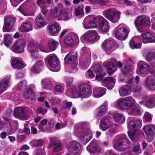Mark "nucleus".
Returning <instances> with one entry per match:
<instances>
[{"mask_svg": "<svg viewBox=\"0 0 155 155\" xmlns=\"http://www.w3.org/2000/svg\"><path fill=\"white\" fill-rule=\"evenodd\" d=\"M141 126L142 123L139 120H133L130 121L128 125L129 130L128 131V134L132 140H135L137 134L139 133V128Z\"/></svg>", "mask_w": 155, "mask_h": 155, "instance_id": "obj_1", "label": "nucleus"}, {"mask_svg": "<svg viewBox=\"0 0 155 155\" xmlns=\"http://www.w3.org/2000/svg\"><path fill=\"white\" fill-rule=\"evenodd\" d=\"M124 80L127 82V86L132 91L136 92L140 90V86L137 85L139 82L140 77L137 76L134 79L133 78L130 74L125 76Z\"/></svg>", "mask_w": 155, "mask_h": 155, "instance_id": "obj_2", "label": "nucleus"}, {"mask_svg": "<svg viewBox=\"0 0 155 155\" xmlns=\"http://www.w3.org/2000/svg\"><path fill=\"white\" fill-rule=\"evenodd\" d=\"M121 12L113 8H109L103 12V15L111 22L115 23L119 20Z\"/></svg>", "mask_w": 155, "mask_h": 155, "instance_id": "obj_3", "label": "nucleus"}, {"mask_svg": "<svg viewBox=\"0 0 155 155\" xmlns=\"http://www.w3.org/2000/svg\"><path fill=\"white\" fill-rule=\"evenodd\" d=\"M97 23L98 29L102 33H107L110 29V25L108 21L101 16H97Z\"/></svg>", "mask_w": 155, "mask_h": 155, "instance_id": "obj_4", "label": "nucleus"}, {"mask_svg": "<svg viewBox=\"0 0 155 155\" xmlns=\"http://www.w3.org/2000/svg\"><path fill=\"white\" fill-rule=\"evenodd\" d=\"M130 143V142L126 139L125 135L123 134L119 136L115 144L117 147V150L119 151H122L127 149Z\"/></svg>", "mask_w": 155, "mask_h": 155, "instance_id": "obj_5", "label": "nucleus"}, {"mask_svg": "<svg viewBox=\"0 0 155 155\" xmlns=\"http://www.w3.org/2000/svg\"><path fill=\"white\" fill-rule=\"evenodd\" d=\"M89 127L87 124H85L82 126V128H80L79 132L81 134L79 136V139L82 143L85 144L88 142L91 138V135L87 132Z\"/></svg>", "mask_w": 155, "mask_h": 155, "instance_id": "obj_6", "label": "nucleus"}, {"mask_svg": "<svg viewBox=\"0 0 155 155\" xmlns=\"http://www.w3.org/2000/svg\"><path fill=\"white\" fill-rule=\"evenodd\" d=\"M96 21H97V17H95L94 15L87 17L84 21V28L86 29L97 28Z\"/></svg>", "mask_w": 155, "mask_h": 155, "instance_id": "obj_7", "label": "nucleus"}, {"mask_svg": "<svg viewBox=\"0 0 155 155\" xmlns=\"http://www.w3.org/2000/svg\"><path fill=\"white\" fill-rule=\"evenodd\" d=\"M150 21V18L148 16L143 15L137 17L135 20V23L137 26L142 28L149 25Z\"/></svg>", "mask_w": 155, "mask_h": 155, "instance_id": "obj_8", "label": "nucleus"}, {"mask_svg": "<svg viewBox=\"0 0 155 155\" xmlns=\"http://www.w3.org/2000/svg\"><path fill=\"white\" fill-rule=\"evenodd\" d=\"M129 31L125 27H117L114 30V35L119 40H124L127 37Z\"/></svg>", "mask_w": 155, "mask_h": 155, "instance_id": "obj_9", "label": "nucleus"}, {"mask_svg": "<svg viewBox=\"0 0 155 155\" xmlns=\"http://www.w3.org/2000/svg\"><path fill=\"white\" fill-rule=\"evenodd\" d=\"M15 21V19L13 18L8 16L5 17L3 31L4 32L9 31L13 28Z\"/></svg>", "mask_w": 155, "mask_h": 155, "instance_id": "obj_10", "label": "nucleus"}, {"mask_svg": "<svg viewBox=\"0 0 155 155\" xmlns=\"http://www.w3.org/2000/svg\"><path fill=\"white\" fill-rule=\"evenodd\" d=\"M28 49L33 59L37 60L41 58V56L38 53L39 51L38 48L33 42H31L28 45Z\"/></svg>", "mask_w": 155, "mask_h": 155, "instance_id": "obj_11", "label": "nucleus"}, {"mask_svg": "<svg viewBox=\"0 0 155 155\" xmlns=\"http://www.w3.org/2000/svg\"><path fill=\"white\" fill-rule=\"evenodd\" d=\"M25 45V43L23 40H18L14 43L10 49L15 53H21L23 51Z\"/></svg>", "mask_w": 155, "mask_h": 155, "instance_id": "obj_12", "label": "nucleus"}, {"mask_svg": "<svg viewBox=\"0 0 155 155\" xmlns=\"http://www.w3.org/2000/svg\"><path fill=\"white\" fill-rule=\"evenodd\" d=\"M143 130L148 140L152 141L153 139V134L155 132V125L153 124L146 125L143 127Z\"/></svg>", "mask_w": 155, "mask_h": 155, "instance_id": "obj_13", "label": "nucleus"}, {"mask_svg": "<svg viewBox=\"0 0 155 155\" xmlns=\"http://www.w3.org/2000/svg\"><path fill=\"white\" fill-rule=\"evenodd\" d=\"M84 39L89 41H94L99 39L97 32L94 31H89L85 33L83 36Z\"/></svg>", "mask_w": 155, "mask_h": 155, "instance_id": "obj_14", "label": "nucleus"}, {"mask_svg": "<svg viewBox=\"0 0 155 155\" xmlns=\"http://www.w3.org/2000/svg\"><path fill=\"white\" fill-rule=\"evenodd\" d=\"M79 91L78 93H76L75 94L80 95L82 97L87 96L90 93L89 86L87 84H82L79 87Z\"/></svg>", "mask_w": 155, "mask_h": 155, "instance_id": "obj_15", "label": "nucleus"}, {"mask_svg": "<svg viewBox=\"0 0 155 155\" xmlns=\"http://www.w3.org/2000/svg\"><path fill=\"white\" fill-rule=\"evenodd\" d=\"M115 43L113 41L109 39H106L102 43V49L106 52L112 51L115 49Z\"/></svg>", "mask_w": 155, "mask_h": 155, "instance_id": "obj_16", "label": "nucleus"}, {"mask_svg": "<svg viewBox=\"0 0 155 155\" xmlns=\"http://www.w3.org/2000/svg\"><path fill=\"white\" fill-rule=\"evenodd\" d=\"M28 110V109L25 107H16L14 109V115L17 117L24 118L27 117Z\"/></svg>", "mask_w": 155, "mask_h": 155, "instance_id": "obj_17", "label": "nucleus"}, {"mask_svg": "<svg viewBox=\"0 0 155 155\" xmlns=\"http://www.w3.org/2000/svg\"><path fill=\"white\" fill-rule=\"evenodd\" d=\"M111 117L107 116L103 117L101 120L100 124V129L103 131H105L109 128L112 124L110 122Z\"/></svg>", "mask_w": 155, "mask_h": 155, "instance_id": "obj_18", "label": "nucleus"}, {"mask_svg": "<svg viewBox=\"0 0 155 155\" xmlns=\"http://www.w3.org/2000/svg\"><path fill=\"white\" fill-rule=\"evenodd\" d=\"M144 85L150 90H155V77L154 76L148 77L145 80Z\"/></svg>", "mask_w": 155, "mask_h": 155, "instance_id": "obj_19", "label": "nucleus"}, {"mask_svg": "<svg viewBox=\"0 0 155 155\" xmlns=\"http://www.w3.org/2000/svg\"><path fill=\"white\" fill-rule=\"evenodd\" d=\"M138 31L139 32L141 33L142 41L144 43H151L155 41V37L151 34L148 32L144 33L143 31L140 30H138Z\"/></svg>", "mask_w": 155, "mask_h": 155, "instance_id": "obj_20", "label": "nucleus"}, {"mask_svg": "<svg viewBox=\"0 0 155 155\" xmlns=\"http://www.w3.org/2000/svg\"><path fill=\"white\" fill-rule=\"evenodd\" d=\"M126 109H129L130 111H133L136 109V105L135 100L131 97H125Z\"/></svg>", "mask_w": 155, "mask_h": 155, "instance_id": "obj_21", "label": "nucleus"}, {"mask_svg": "<svg viewBox=\"0 0 155 155\" xmlns=\"http://www.w3.org/2000/svg\"><path fill=\"white\" fill-rule=\"evenodd\" d=\"M87 149L88 152L92 153H99L101 150V148L94 141H92L89 144L87 147Z\"/></svg>", "mask_w": 155, "mask_h": 155, "instance_id": "obj_22", "label": "nucleus"}, {"mask_svg": "<svg viewBox=\"0 0 155 155\" xmlns=\"http://www.w3.org/2000/svg\"><path fill=\"white\" fill-rule=\"evenodd\" d=\"M115 82V79L113 77H107L103 81L104 85L109 89H111L114 86Z\"/></svg>", "mask_w": 155, "mask_h": 155, "instance_id": "obj_23", "label": "nucleus"}, {"mask_svg": "<svg viewBox=\"0 0 155 155\" xmlns=\"http://www.w3.org/2000/svg\"><path fill=\"white\" fill-rule=\"evenodd\" d=\"M81 148L80 143L77 142H73L71 143L69 150L74 154H79Z\"/></svg>", "mask_w": 155, "mask_h": 155, "instance_id": "obj_24", "label": "nucleus"}, {"mask_svg": "<svg viewBox=\"0 0 155 155\" xmlns=\"http://www.w3.org/2000/svg\"><path fill=\"white\" fill-rule=\"evenodd\" d=\"M11 66L14 69H21L25 67V65L21 61L18 59H12Z\"/></svg>", "mask_w": 155, "mask_h": 155, "instance_id": "obj_25", "label": "nucleus"}, {"mask_svg": "<svg viewBox=\"0 0 155 155\" xmlns=\"http://www.w3.org/2000/svg\"><path fill=\"white\" fill-rule=\"evenodd\" d=\"M48 63L49 65L52 67H57L58 64L57 56L54 54L50 55L48 56Z\"/></svg>", "mask_w": 155, "mask_h": 155, "instance_id": "obj_26", "label": "nucleus"}, {"mask_svg": "<svg viewBox=\"0 0 155 155\" xmlns=\"http://www.w3.org/2000/svg\"><path fill=\"white\" fill-rule=\"evenodd\" d=\"M9 80V77H6L0 82V94L6 90V88L8 86Z\"/></svg>", "mask_w": 155, "mask_h": 155, "instance_id": "obj_27", "label": "nucleus"}, {"mask_svg": "<svg viewBox=\"0 0 155 155\" xmlns=\"http://www.w3.org/2000/svg\"><path fill=\"white\" fill-rule=\"evenodd\" d=\"M150 68L148 64L143 62L139 65V71L141 74H146L149 72Z\"/></svg>", "mask_w": 155, "mask_h": 155, "instance_id": "obj_28", "label": "nucleus"}, {"mask_svg": "<svg viewBox=\"0 0 155 155\" xmlns=\"http://www.w3.org/2000/svg\"><path fill=\"white\" fill-rule=\"evenodd\" d=\"M146 58L150 64L153 66H155V52L153 51H148Z\"/></svg>", "mask_w": 155, "mask_h": 155, "instance_id": "obj_29", "label": "nucleus"}, {"mask_svg": "<svg viewBox=\"0 0 155 155\" xmlns=\"http://www.w3.org/2000/svg\"><path fill=\"white\" fill-rule=\"evenodd\" d=\"M105 89L100 87H95L93 89L94 96L97 98L101 97L105 94Z\"/></svg>", "mask_w": 155, "mask_h": 155, "instance_id": "obj_30", "label": "nucleus"}, {"mask_svg": "<svg viewBox=\"0 0 155 155\" xmlns=\"http://www.w3.org/2000/svg\"><path fill=\"white\" fill-rule=\"evenodd\" d=\"M24 97L27 100H33L35 98L34 91L31 88L26 90L23 94Z\"/></svg>", "mask_w": 155, "mask_h": 155, "instance_id": "obj_31", "label": "nucleus"}, {"mask_svg": "<svg viewBox=\"0 0 155 155\" xmlns=\"http://www.w3.org/2000/svg\"><path fill=\"white\" fill-rule=\"evenodd\" d=\"M103 65L107 68V73L111 74L115 70V65L112 62H104Z\"/></svg>", "mask_w": 155, "mask_h": 155, "instance_id": "obj_32", "label": "nucleus"}, {"mask_svg": "<svg viewBox=\"0 0 155 155\" xmlns=\"http://www.w3.org/2000/svg\"><path fill=\"white\" fill-rule=\"evenodd\" d=\"M43 62L42 61L37 62L31 68V71L35 73H37L43 68Z\"/></svg>", "mask_w": 155, "mask_h": 155, "instance_id": "obj_33", "label": "nucleus"}, {"mask_svg": "<svg viewBox=\"0 0 155 155\" xmlns=\"http://www.w3.org/2000/svg\"><path fill=\"white\" fill-rule=\"evenodd\" d=\"M77 57V54L75 52L71 51L65 56L64 61L66 64L68 63V61H71L74 60Z\"/></svg>", "mask_w": 155, "mask_h": 155, "instance_id": "obj_34", "label": "nucleus"}, {"mask_svg": "<svg viewBox=\"0 0 155 155\" xmlns=\"http://www.w3.org/2000/svg\"><path fill=\"white\" fill-rule=\"evenodd\" d=\"M60 15L62 16L65 20H68L71 18L72 16L71 10L70 8L64 9Z\"/></svg>", "mask_w": 155, "mask_h": 155, "instance_id": "obj_35", "label": "nucleus"}, {"mask_svg": "<svg viewBox=\"0 0 155 155\" xmlns=\"http://www.w3.org/2000/svg\"><path fill=\"white\" fill-rule=\"evenodd\" d=\"M43 88L47 89H50L53 87L52 82L48 79L45 78L42 81Z\"/></svg>", "mask_w": 155, "mask_h": 155, "instance_id": "obj_36", "label": "nucleus"}, {"mask_svg": "<svg viewBox=\"0 0 155 155\" xmlns=\"http://www.w3.org/2000/svg\"><path fill=\"white\" fill-rule=\"evenodd\" d=\"M32 26L30 23L26 22L23 23L20 27L21 32L28 31L32 28Z\"/></svg>", "mask_w": 155, "mask_h": 155, "instance_id": "obj_37", "label": "nucleus"}, {"mask_svg": "<svg viewBox=\"0 0 155 155\" xmlns=\"http://www.w3.org/2000/svg\"><path fill=\"white\" fill-rule=\"evenodd\" d=\"M35 24L38 27H41L45 25V21L41 15H39L35 19Z\"/></svg>", "mask_w": 155, "mask_h": 155, "instance_id": "obj_38", "label": "nucleus"}, {"mask_svg": "<svg viewBox=\"0 0 155 155\" xmlns=\"http://www.w3.org/2000/svg\"><path fill=\"white\" fill-rule=\"evenodd\" d=\"M59 29L58 25L57 23L52 25L49 27V32L51 35L57 33Z\"/></svg>", "mask_w": 155, "mask_h": 155, "instance_id": "obj_39", "label": "nucleus"}, {"mask_svg": "<svg viewBox=\"0 0 155 155\" xmlns=\"http://www.w3.org/2000/svg\"><path fill=\"white\" fill-rule=\"evenodd\" d=\"M115 121L119 123H123L125 121V117L123 115L118 113H115L114 116Z\"/></svg>", "mask_w": 155, "mask_h": 155, "instance_id": "obj_40", "label": "nucleus"}, {"mask_svg": "<svg viewBox=\"0 0 155 155\" xmlns=\"http://www.w3.org/2000/svg\"><path fill=\"white\" fill-rule=\"evenodd\" d=\"M105 104H104L98 108L96 111V115L98 117H100L104 115L106 112Z\"/></svg>", "mask_w": 155, "mask_h": 155, "instance_id": "obj_41", "label": "nucleus"}, {"mask_svg": "<svg viewBox=\"0 0 155 155\" xmlns=\"http://www.w3.org/2000/svg\"><path fill=\"white\" fill-rule=\"evenodd\" d=\"M48 43L49 49L51 51L54 50L58 44V42L55 41L52 38L48 39Z\"/></svg>", "mask_w": 155, "mask_h": 155, "instance_id": "obj_42", "label": "nucleus"}, {"mask_svg": "<svg viewBox=\"0 0 155 155\" xmlns=\"http://www.w3.org/2000/svg\"><path fill=\"white\" fill-rule=\"evenodd\" d=\"M13 39L10 35L6 34L4 35V42L6 47H9Z\"/></svg>", "mask_w": 155, "mask_h": 155, "instance_id": "obj_43", "label": "nucleus"}, {"mask_svg": "<svg viewBox=\"0 0 155 155\" xmlns=\"http://www.w3.org/2000/svg\"><path fill=\"white\" fill-rule=\"evenodd\" d=\"M117 104L119 108L126 109L127 106H126L125 103V98L119 99L117 101Z\"/></svg>", "mask_w": 155, "mask_h": 155, "instance_id": "obj_44", "label": "nucleus"}, {"mask_svg": "<svg viewBox=\"0 0 155 155\" xmlns=\"http://www.w3.org/2000/svg\"><path fill=\"white\" fill-rule=\"evenodd\" d=\"M145 105L149 108L153 107L155 105V97L150 98L148 101H146Z\"/></svg>", "mask_w": 155, "mask_h": 155, "instance_id": "obj_45", "label": "nucleus"}, {"mask_svg": "<svg viewBox=\"0 0 155 155\" xmlns=\"http://www.w3.org/2000/svg\"><path fill=\"white\" fill-rule=\"evenodd\" d=\"M64 43L69 45H72L74 43L73 39L69 35L65 36L64 39Z\"/></svg>", "mask_w": 155, "mask_h": 155, "instance_id": "obj_46", "label": "nucleus"}, {"mask_svg": "<svg viewBox=\"0 0 155 155\" xmlns=\"http://www.w3.org/2000/svg\"><path fill=\"white\" fill-rule=\"evenodd\" d=\"M54 8V10H56L54 14V15H55L56 14H57L58 12H59V14L60 15L64 9L63 5L61 3H58Z\"/></svg>", "mask_w": 155, "mask_h": 155, "instance_id": "obj_47", "label": "nucleus"}, {"mask_svg": "<svg viewBox=\"0 0 155 155\" xmlns=\"http://www.w3.org/2000/svg\"><path fill=\"white\" fill-rule=\"evenodd\" d=\"M27 83L26 81L22 80L18 84L17 87L18 90H24L26 88Z\"/></svg>", "mask_w": 155, "mask_h": 155, "instance_id": "obj_48", "label": "nucleus"}, {"mask_svg": "<svg viewBox=\"0 0 155 155\" xmlns=\"http://www.w3.org/2000/svg\"><path fill=\"white\" fill-rule=\"evenodd\" d=\"M83 6L81 5L80 7L76 8L75 9V15L76 16H82L84 15Z\"/></svg>", "mask_w": 155, "mask_h": 155, "instance_id": "obj_49", "label": "nucleus"}, {"mask_svg": "<svg viewBox=\"0 0 155 155\" xmlns=\"http://www.w3.org/2000/svg\"><path fill=\"white\" fill-rule=\"evenodd\" d=\"M119 93L121 96H125L129 94L128 90L124 87H121L119 90Z\"/></svg>", "mask_w": 155, "mask_h": 155, "instance_id": "obj_50", "label": "nucleus"}, {"mask_svg": "<svg viewBox=\"0 0 155 155\" xmlns=\"http://www.w3.org/2000/svg\"><path fill=\"white\" fill-rule=\"evenodd\" d=\"M94 71L96 74H98L99 73H101L102 71V68L100 64H97L94 66Z\"/></svg>", "mask_w": 155, "mask_h": 155, "instance_id": "obj_51", "label": "nucleus"}, {"mask_svg": "<svg viewBox=\"0 0 155 155\" xmlns=\"http://www.w3.org/2000/svg\"><path fill=\"white\" fill-rule=\"evenodd\" d=\"M129 45L130 48L132 49L140 48L141 47V44L138 43L136 44L133 41H131L130 42Z\"/></svg>", "mask_w": 155, "mask_h": 155, "instance_id": "obj_52", "label": "nucleus"}, {"mask_svg": "<svg viewBox=\"0 0 155 155\" xmlns=\"http://www.w3.org/2000/svg\"><path fill=\"white\" fill-rule=\"evenodd\" d=\"M49 100L52 105H53L54 104H58L61 101V100L56 97H52Z\"/></svg>", "mask_w": 155, "mask_h": 155, "instance_id": "obj_53", "label": "nucleus"}, {"mask_svg": "<svg viewBox=\"0 0 155 155\" xmlns=\"http://www.w3.org/2000/svg\"><path fill=\"white\" fill-rule=\"evenodd\" d=\"M32 143V144L35 146H41L44 143V141L41 139H39L33 141Z\"/></svg>", "mask_w": 155, "mask_h": 155, "instance_id": "obj_54", "label": "nucleus"}, {"mask_svg": "<svg viewBox=\"0 0 155 155\" xmlns=\"http://www.w3.org/2000/svg\"><path fill=\"white\" fill-rule=\"evenodd\" d=\"M106 74L105 72L99 73L98 74H97L96 77V79L97 81H101L104 77Z\"/></svg>", "mask_w": 155, "mask_h": 155, "instance_id": "obj_55", "label": "nucleus"}, {"mask_svg": "<svg viewBox=\"0 0 155 155\" xmlns=\"http://www.w3.org/2000/svg\"><path fill=\"white\" fill-rule=\"evenodd\" d=\"M131 70V66L128 64H124V67L121 69V71L124 73H126L130 71Z\"/></svg>", "mask_w": 155, "mask_h": 155, "instance_id": "obj_56", "label": "nucleus"}, {"mask_svg": "<svg viewBox=\"0 0 155 155\" xmlns=\"http://www.w3.org/2000/svg\"><path fill=\"white\" fill-rule=\"evenodd\" d=\"M11 112V109H8L7 111L4 113L3 115V117L6 120H8L10 116V114Z\"/></svg>", "mask_w": 155, "mask_h": 155, "instance_id": "obj_57", "label": "nucleus"}, {"mask_svg": "<svg viewBox=\"0 0 155 155\" xmlns=\"http://www.w3.org/2000/svg\"><path fill=\"white\" fill-rule=\"evenodd\" d=\"M144 119L148 122H150L152 120V117L150 114L148 112H146L144 115Z\"/></svg>", "mask_w": 155, "mask_h": 155, "instance_id": "obj_58", "label": "nucleus"}, {"mask_svg": "<svg viewBox=\"0 0 155 155\" xmlns=\"http://www.w3.org/2000/svg\"><path fill=\"white\" fill-rule=\"evenodd\" d=\"M54 146H55L54 148L53 151L54 152H58L61 150V146L59 143H58L57 144H55V145H54Z\"/></svg>", "mask_w": 155, "mask_h": 155, "instance_id": "obj_59", "label": "nucleus"}, {"mask_svg": "<svg viewBox=\"0 0 155 155\" xmlns=\"http://www.w3.org/2000/svg\"><path fill=\"white\" fill-rule=\"evenodd\" d=\"M115 131L113 127H111L106 132V134L107 135H111L115 134Z\"/></svg>", "mask_w": 155, "mask_h": 155, "instance_id": "obj_60", "label": "nucleus"}, {"mask_svg": "<svg viewBox=\"0 0 155 155\" xmlns=\"http://www.w3.org/2000/svg\"><path fill=\"white\" fill-rule=\"evenodd\" d=\"M47 112V110L43 109L42 107L38 108L36 110L37 114H45Z\"/></svg>", "mask_w": 155, "mask_h": 155, "instance_id": "obj_61", "label": "nucleus"}, {"mask_svg": "<svg viewBox=\"0 0 155 155\" xmlns=\"http://www.w3.org/2000/svg\"><path fill=\"white\" fill-rule=\"evenodd\" d=\"M96 4H99L101 5H105L109 2L108 0H97Z\"/></svg>", "mask_w": 155, "mask_h": 155, "instance_id": "obj_62", "label": "nucleus"}, {"mask_svg": "<svg viewBox=\"0 0 155 155\" xmlns=\"http://www.w3.org/2000/svg\"><path fill=\"white\" fill-rule=\"evenodd\" d=\"M50 140L51 144L53 145L57 144L59 143L55 138H51Z\"/></svg>", "mask_w": 155, "mask_h": 155, "instance_id": "obj_63", "label": "nucleus"}, {"mask_svg": "<svg viewBox=\"0 0 155 155\" xmlns=\"http://www.w3.org/2000/svg\"><path fill=\"white\" fill-rule=\"evenodd\" d=\"M55 91H56L62 92L63 91V89L61 85H57L55 87Z\"/></svg>", "mask_w": 155, "mask_h": 155, "instance_id": "obj_64", "label": "nucleus"}]
</instances>
